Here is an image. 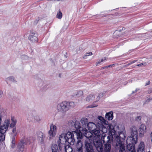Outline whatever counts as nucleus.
<instances>
[{
    "instance_id": "f03ea898",
    "label": "nucleus",
    "mask_w": 152,
    "mask_h": 152,
    "mask_svg": "<svg viewBox=\"0 0 152 152\" xmlns=\"http://www.w3.org/2000/svg\"><path fill=\"white\" fill-rule=\"evenodd\" d=\"M75 106V104L74 102H68L64 101L58 104L56 108L59 112L64 113Z\"/></svg>"
},
{
    "instance_id": "aec40b11",
    "label": "nucleus",
    "mask_w": 152,
    "mask_h": 152,
    "mask_svg": "<svg viewBox=\"0 0 152 152\" xmlns=\"http://www.w3.org/2000/svg\"><path fill=\"white\" fill-rule=\"evenodd\" d=\"M137 152H145V145L143 142H141L139 145ZM147 152H150V151Z\"/></svg>"
},
{
    "instance_id": "c9c22d12",
    "label": "nucleus",
    "mask_w": 152,
    "mask_h": 152,
    "mask_svg": "<svg viewBox=\"0 0 152 152\" xmlns=\"http://www.w3.org/2000/svg\"><path fill=\"white\" fill-rule=\"evenodd\" d=\"M107 58L105 57L103 58L101 60H99V61L96 62V65H97L100 63L106 61L107 60Z\"/></svg>"
},
{
    "instance_id": "6e6d98bb",
    "label": "nucleus",
    "mask_w": 152,
    "mask_h": 152,
    "mask_svg": "<svg viewBox=\"0 0 152 152\" xmlns=\"http://www.w3.org/2000/svg\"><path fill=\"white\" fill-rule=\"evenodd\" d=\"M59 145V148L60 149H61V146H60V144H59V145Z\"/></svg>"
},
{
    "instance_id": "bb28decb",
    "label": "nucleus",
    "mask_w": 152,
    "mask_h": 152,
    "mask_svg": "<svg viewBox=\"0 0 152 152\" xmlns=\"http://www.w3.org/2000/svg\"><path fill=\"white\" fill-rule=\"evenodd\" d=\"M64 149L66 152H72V149L69 145H64Z\"/></svg>"
},
{
    "instance_id": "9d476101",
    "label": "nucleus",
    "mask_w": 152,
    "mask_h": 152,
    "mask_svg": "<svg viewBox=\"0 0 152 152\" xmlns=\"http://www.w3.org/2000/svg\"><path fill=\"white\" fill-rule=\"evenodd\" d=\"M28 39L32 43L37 42L38 39L37 33L34 31H31Z\"/></svg>"
},
{
    "instance_id": "0eeeda50",
    "label": "nucleus",
    "mask_w": 152,
    "mask_h": 152,
    "mask_svg": "<svg viewBox=\"0 0 152 152\" xmlns=\"http://www.w3.org/2000/svg\"><path fill=\"white\" fill-rule=\"evenodd\" d=\"M131 136L128 137L126 140V142H129L131 140H133L134 143H136L137 139V128L134 126H133L131 128Z\"/></svg>"
},
{
    "instance_id": "bf43d9fd",
    "label": "nucleus",
    "mask_w": 152,
    "mask_h": 152,
    "mask_svg": "<svg viewBox=\"0 0 152 152\" xmlns=\"http://www.w3.org/2000/svg\"><path fill=\"white\" fill-rule=\"evenodd\" d=\"M31 137H30L29 138V139H28L29 140H30L31 139Z\"/></svg>"
},
{
    "instance_id": "6e6552de",
    "label": "nucleus",
    "mask_w": 152,
    "mask_h": 152,
    "mask_svg": "<svg viewBox=\"0 0 152 152\" xmlns=\"http://www.w3.org/2000/svg\"><path fill=\"white\" fill-rule=\"evenodd\" d=\"M90 137H88V138H86L84 141V148L86 152H94L92 142L89 138Z\"/></svg>"
},
{
    "instance_id": "20e7f679",
    "label": "nucleus",
    "mask_w": 152,
    "mask_h": 152,
    "mask_svg": "<svg viewBox=\"0 0 152 152\" xmlns=\"http://www.w3.org/2000/svg\"><path fill=\"white\" fill-rule=\"evenodd\" d=\"M101 139L103 141L104 144V152H110L111 149V143L112 141V137H106V134L104 133L102 134Z\"/></svg>"
},
{
    "instance_id": "7ed1b4c3",
    "label": "nucleus",
    "mask_w": 152,
    "mask_h": 152,
    "mask_svg": "<svg viewBox=\"0 0 152 152\" xmlns=\"http://www.w3.org/2000/svg\"><path fill=\"white\" fill-rule=\"evenodd\" d=\"M71 132H68L65 134L64 133H62L59 137V139L60 143L64 145L65 143L68 142L71 145L74 144L75 140L72 139V135H71Z\"/></svg>"
},
{
    "instance_id": "a19ab883",
    "label": "nucleus",
    "mask_w": 152,
    "mask_h": 152,
    "mask_svg": "<svg viewBox=\"0 0 152 152\" xmlns=\"http://www.w3.org/2000/svg\"><path fill=\"white\" fill-rule=\"evenodd\" d=\"M97 105L96 104H93L91 105H90L88 106V107L89 108H93L94 107H96L97 106Z\"/></svg>"
},
{
    "instance_id": "58836bf2",
    "label": "nucleus",
    "mask_w": 152,
    "mask_h": 152,
    "mask_svg": "<svg viewBox=\"0 0 152 152\" xmlns=\"http://www.w3.org/2000/svg\"><path fill=\"white\" fill-rule=\"evenodd\" d=\"M92 54V53L91 52H89L86 53L83 56V58L84 59H86V57L87 56H91Z\"/></svg>"
},
{
    "instance_id": "a211bd4d",
    "label": "nucleus",
    "mask_w": 152,
    "mask_h": 152,
    "mask_svg": "<svg viewBox=\"0 0 152 152\" xmlns=\"http://www.w3.org/2000/svg\"><path fill=\"white\" fill-rule=\"evenodd\" d=\"M45 136L43 133L42 132H39L38 135V140L40 144H42L44 143V138Z\"/></svg>"
},
{
    "instance_id": "cd10ccee",
    "label": "nucleus",
    "mask_w": 152,
    "mask_h": 152,
    "mask_svg": "<svg viewBox=\"0 0 152 152\" xmlns=\"http://www.w3.org/2000/svg\"><path fill=\"white\" fill-rule=\"evenodd\" d=\"M52 152H59L58 146L56 144H53L52 146Z\"/></svg>"
},
{
    "instance_id": "4be33fe9",
    "label": "nucleus",
    "mask_w": 152,
    "mask_h": 152,
    "mask_svg": "<svg viewBox=\"0 0 152 152\" xmlns=\"http://www.w3.org/2000/svg\"><path fill=\"white\" fill-rule=\"evenodd\" d=\"M11 122L10 123V128H13L16 125L17 120L13 117H12L11 119Z\"/></svg>"
},
{
    "instance_id": "4c0bfd02",
    "label": "nucleus",
    "mask_w": 152,
    "mask_h": 152,
    "mask_svg": "<svg viewBox=\"0 0 152 152\" xmlns=\"http://www.w3.org/2000/svg\"><path fill=\"white\" fill-rule=\"evenodd\" d=\"M83 94L82 91H79L77 92V93L76 94V96L77 97H79Z\"/></svg>"
},
{
    "instance_id": "ea45409f",
    "label": "nucleus",
    "mask_w": 152,
    "mask_h": 152,
    "mask_svg": "<svg viewBox=\"0 0 152 152\" xmlns=\"http://www.w3.org/2000/svg\"><path fill=\"white\" fill-rule=\"evenodd\" d=\"M146 62H144L143 63H142L140 64H137V66H145L146 65Z\"/></svg>"
},
{
    "instance_id": "f704fd0d",
    "label": "nucleus",
    "mask_w": 152,
    "mask_h": 152,
    "mask_svg": "<svg viewBox=\"0 0 152 152\" xmlns=\"http://www.w3.org/2000/svg\"><path fill=\"white\" fill-rule=\"evenodd\" d=\"M15 137H13L11 142V146L12 148H14L15 147Z\"/></svg>"
},
{
    "instance_id": "c85d7f7f",
    "label": "nucleus",
    "mask_w": 152,
    "mask_h": 152,
    "mask_svg": "<svg viewBox=\"0 0 152 152\" xmlns=\"http://www.w3.org/2000/svg\"><path fill=\"white\" fill-rule=\"evenodd\" d=\"M95 98V96L92 94L88 96L86 98V101L87 102H89L93 100Z\"/></svg>"
},
{
    "instance_id": "473e14b6",
    "label": "nucleus",
    "mask_w": 152,
    "mask_h": 152,
    "mask_svg": "<svg viewBox=\"0 0 152 152\" xmlns=\"http://www.w3.org/2000/svg\"><path fill=\"white\" fill-rule=\"evenodd\" d=\"M5 113V110L0 105V115L3 116Z\"/></svg>"
},
{
    "instance_id": "79ce46f5",
    "label": "nucleus",
    "mask_w": 152,
    "mask_h": 152,
    "mask_svg": "<svg viewBox=\"0 0 152 152\" xmlns=\"http://www.w3.org/2000/svg\"><path fill=\"white\" fill-rule=\"evenodd\" d=\"M103 96V94L102 93H101L99 94V96H98L99 97L97 98V99L98 100L99 99L100 97H102Z\"/></svg>"
},
{
    "instance_id": "13d9d810",
    "label": "nucleus",
    "mask_w": 152,
    "mask_h": 152,
    "mask_svg": "<svg viewBox=\"0 0 152 152\" xmlns=\"http://www.w3.org/2000/svg\"><path fill=\"white\" fill-rule=\"evenodd\" d=\"M112 65H109V66H108V67H110Z\"/></svg>"
},
{
    "instance_id": "2eb2a0df",
    "label": "nucleus",
    "mask_w": 152,
    "mask_h": 152,
    "mask_svg": "<svg viewBox=\"0 0 152 152\" xmlns=\"http://www.w3.org/2000/svg\"><path fill=\"white\" fill-rule=\"evenodd\" d=\"M77 151V152H83V143L80 140H78L76 144Z\"/></svg>"
},
{
    "instance_id": "c03bdc74",
    "label": "nucleus",
    "mask_w": 152,
    "mask_h": 152,
    "mask_svg": "<svg viewBox=\"0 0 152 152\" xmlns=\"http://www.w3.org/2000/svg\"><path fill=\"white\" fill-rule=\"evenodd\" d=\"M3 95V92L2 91L0 90V98L2 97Z\"/></svg>"
},
{
    "instance_id": "3c124183",
    "label": "nucleus",
    "mask_w": 152,
    "mask_h": 152,
    "mask_svg": "<svg viewBox=\"0 0 152 152\" xmlns=\"http://www.w3.org/2000/svg\"><path fill=\"white\" fill-rule=\"evenodd\" d=\"M65 0H53V1H64Z\"/></svg>"
},
{
    "instance_id": "9b49d317",
    "label": "nucleus",
    "mask_w": 152,
    "mask_h": 152,
    "mask_svg": "<svg viewBox=\"0 0 152 152\" xmlns=\"http://www.w3.org/2000/svg\"><path fill=\"white\" fill-rule=\"evenodd\" d=\"M56 126L53 124H51L50 126V130L48 132L49 138L51 139L55 136L57 131Z\"/></svg>"
},
{
    "instance_id": "a18cd8bd",
    "label": "nucleus",
    "mask_w": 152,
    "mask_h": 152,
    "mask_svg": "<svg viewBox=\"0 0 152 152\" xmlns=\"http://www.w3.org/2000/svg\"><path fill=\"white\" fill-rule=\"evenodd\" d=\"M150 83V82L149 81H148L147 82L145 83V86H147L149 85Z\"/></svg>"
},
{
    "instance_id": "5fc2aeb1",
    "label": "nucleus",
    "mask_w": 152,
    "mask_h": 152,
    "mask_svg": "<svg viewBox=\"0 0 152 152\" xmlns=\"http://www.w3.org/2000/svg\"><path fill=\"white\" fill-rule=\"evenodd\" d=\"M133 63L132 62V61H131V62H130V63H129V65H131V64H133Z\"/></svg>"
},
{
    "instance_id": "423d86ee",
    "label": "nucleus",
    "mask_w": 152,
    "mask_h": 152,
    "mask_svg": "<svg viewBox=\"0 0 152 152\" xmlns=\"http://www.w3.org/2000/svg\"><path fill=\"white\" fill-rule=\"evenodd\" d=\"M82 131L83 133L85 134V136L86 138H88V137L89 136H87V134H91L90 132H88L86 128H82L81 130H77L75 131H73L72 132H71V135H72V139H75V136H76L77 139H81L82 137V133L81 132V131Z\"/></svg>"
},
{
    "instance_id": "39448f33",
    "label": "nucleus",
    "mask_w": 152,
    "mask_h": 152,
    "mask_svg": "<svg viewBox=\"0 0 152 152\" xmlns=\"http://www.w3.org/2000/svg\"><path fill=\"white\" fill-rule=\"evenodd\" d=\"M28 120L34 123H39L41 121V118L36 111H31L28 114Z\"/></svg>"
},
{
    "instance_id": "49530a36",
    "label": "nucleus",
    "mask_w": 152,
    "mask_h": 152,
    "mask_svg": "<svg viewBox=\"0 0 152 152\" xmlns=\"http://www.w3.org/2000/svg\"><path fill=\"white\" fill-rule=\"evenodd\" d=\"M139 90V89H136L135 91H132V94H134V93L138 91V90Z\"/></svg>"
},
{
    "instance_id": "37998d69",
    "label": "nucleus",
    "mask_w": 152,
    "mask_h": 152,
    "mask_svg": "<svg viewBox=\"0 0 152 152\" xmlns=\"http://www.w3.org/2000/svg\"><path fill=\"white\" fill-rule=\"evenodd\" d=\"M141 116H138L137 117L136 119V120L137 121H139L140 120H141Z\"/></svg>"
},
{
    "instance_id": "72a5a7b5",
    "label": "nucleus",
    "mask_w": 152,
    "mask_h": 152,
    "mask_svg": "<svg viewBox=\"0 0 152 152\" xmlns=\"http://www.w3.org/2000/svg\"><path fill=\"white\" fill-rule=\"evenodd\" d=\"M12 133L13 134V136L14 137H15V136H16L17 134V132H16V128L15 127H14L12 128Z\"/></svg>"
},
{
    "instance_id": "412c9836",
    "label": "nucleus",
    "mask_w": 152,
    "mask_h": 152,
    "mask_svg": "<svg viewBox=\"0 0 152 152\" xmlns=\"http://www.w3.org/2000/svg\"><path fill=\"white\" fill-rule=\"evenodd\" d=\"M24 143L25 142L23 140L20 141L17 147L18 152H23L24 147Z\"/></svg>"
},
{
    "instance_id": "f257e3e1",
    "label": "nucleus",
    "mask_w": 152,
    "mask_h": 152,
    "mask_svg": "<svg viewBox=\"0 0 152 152\" xmlns=\"http://www.w3.org/2000/svg\"><path fill=\"white\" fill-rule=\"evenodd\" d=\"M110 128L109 131V136L107 137H112V141L114 138L115 137V142L116 143V147L118 149L119 152H126L124 145V143L121 141L120 135H116V132L114 129L113 126L111 125L109 126Z\"/></svg>"
},
{
    "instance_id": "5701e85b",
    "label": "nucleus",
    "mask_w": 152,
    "mask_h": 152,
    "mask_svg": "<svg viewBox=\"0 0 152 152\" xmlns=\"http://www.w3.org/2000/svg\"><path fill=\"white\" fill-rule=\"evenodd\" d=\"M105 118L109 120H112L113 119V113L112 112L107 113L105 116Z\"/></svg>"
},
{
    "instance_id": "4468645a",
    "label": "nucleus",
    "mask_w": 152,
    "mask_h": 152,
    "mask_svg": "<svg viewBox=\"0 0 152 152\" xmlns=\"http://www.w3.org/2000/svg\"><path fill=\"white\" fill-rule=\"evenodd\" d=\"M91 132L92 133L90 132L91 134H88L89 135L90 134L89 136H91L89 138H91V136L93 134L95 135V136H94V138H100L101 133L99 131V130L97 128H96V129L93 130V131H91Z\"/></svg>"
},
{
    "instance_id": "2f4dec72",
    "label": "nucleus",
    "mask_w": 152,
    "mask_h": 152,
    "mask_svg": "<svg viewBox=\"0 0 152 152\" xmlns=\"http://www.w3.org/2000/svg\"><path fill=\"white\" fill-rule=\"evenodd\" d=\"M98 118L99 120V121H104V122H105V125H107L108 124V122L104 120L102 116H98Z\"/></svg>"
},
{
    "instance_id": "393cba45",
    "label": "nucleus",
    "mask_w": 152,
    "mask_h": 152,
    "mask_svg": "<svg viewBox=\"0 0 152 152\" xmlns=\"http://www.w3.org/2000/svg\"><path fill=\"white\" fill-rule=\"evenodd\" d=\"M10 121L9 119H5L3 125L5 126L6 128L8 129L9 126L10 127Z\"/></svg>"
},
{
    "instance_id": "dca6fc26",
    "label": "nucleus",
    "mask_w": 152,
    "mask_h": 152,
    "mask_svg": "<svg viewBox=\"0 0 152 152\" xmlns=\"http://www.w3.org/2000/svg\"><path fill=\"white\" fill-rule=\"evenodd\" d=\"M139 131L140 136L141 137L143 136L146 132V127L145 126L144 124H141L139 129Z\"/></svg>"
},
{
    "instance_id": "603ef678",
    "label": "nucleus",
    "mask_w": 152,
    "mask_h": 152,
    "mask_svg": "<svg viewBox=\"0 0 152 152\" xmlns=\"http://www.w3.org/2000/svg\"><path fill=\"white\" fill-rule=\"evenodd\" d=\"M30 143V142H26V144H29Z\"/></svg>"
},
{
    "instance_id": "f3484780",
    "label": "nucleus",
    "mask_w": 152,
    "mask_h": 152,
    "mask_svg": "<svg viewBox=\"0 0 152 152\" xmlns=\"http://www.w3.org/2000/svg\"><path fill=\"white\" fill-rule=\"evenodd\" d=\"M69 123H71V126H73L77 130L79 129V130H81L83 128L80 126V124L78 121H76L75 123L73 121H71L69 122Z\"/></svg>"
},
{
    "instance_id": "1a4fd4ad",
    "label": "nucleus",
    "mask_w": 152,
    "mask_h": 152,
    "mask_svg": "<svg viewBox=\"0 0 152 152\" xmlns=\"http://www.w3.org/2000/svg\"><path fill=\"white\" fill-rule=\"evenodd\" d=\"M94 144L99 152H102L103 151V146L100 138L94 139Z\"/></svg>"
},
{
    "instance_id": "864d4df0",
    "label": "nucleus",
    "mask_w": 152,
    "mask_h": 152,
    "mask_svg": "<svg viewBox=\"0 0 152 152\" xmlns=\"http://www.w3.org/2000/svg\"><path fill=\"white\" fill-rule=\"evenodd\" d=\"M133 63L132 62V61H131V62H130V63H129V65H131V64H133Z\"/></svg>"
},
{
    "instance_id": "a878e982",
    "label": "nucleus",
    "mask_w": 152,
    "mask_h": 152,
    "mask_svg": "<svg viewBox=\"0 0 152 152\" xmlns=\"http://www.w3.org/2000/svg\"><path fill=\"white\" fill-rule=\"evenodd\" d=\"M8 128H6L5 126L3 125L0 127V133L1 134H4L7 130Z\"/></svg>"
},
{
    "instance_id": "8fccbe9b",
    "label": "nucleus",
    "mask_w": 152,
    "mask_h": 152,
    "mask_svg": "<svg viewBox=\"0 0 152 152\" xmlns=\"http://www.w3.org/2000/svg\"><path fill=\"white\" fill-rule=\"evenodd\" d=\"M129 65H129V63H128V64H126V65H125V67H127V66H129Z\"/></svg>"
},
{
    "instance_id": "b1692460",
    "label": "nucleus",
    "mask_w": 152,
    "mask_h": 152,
    "mask_svg": "<svg viewBox=\"0 0 152 152\" xmlns=\"http://www.w3.org/2000/svg\"><path fill=\"white\" fill-rule=\"evenodd\" d=\"M80 122L83 127H86V124L88 123V119L86 118H82L81 119Z\"/></svg>"
},
{
    "instance_id": "ddd939ff",
    "label": "nucleus",
    "mask_w": 152,
    "mask_h": 152,
    "mask_svg": "<svg viewBox=\"0 0 152 152\" xmlns=\"http://www.w3.org/2000/svg\"><path fill=\"white\" fill-rule=\"evenodd\" d=\"M133 141V140H131L129 142H129V144L127 145V148L131 152H136L135 151V144H136L137 141H136L135 143Z\"/></svg>"
},
{
    "instance_id": "6ab92c4d",
    "label": "nucleus",
    "mask_w": 152,
    "mask_h": 152,
    "mask_svg": "<svg viewBox=\"0 0 152 152\" xmlns=\"http://www.w3.org/2000/svg\"><path fill=\"white\" fill-rule=\"evenodd\" d=\"M87 126L88 130L91 131L93 130L96 129V128H97L96 125L92 122H89L88 123Z\"/></svg>"
},
{
    "instance_id": "f8f14e48",
    "label": "nucleus",
    "mask_w": 152,
    "mask_h": 152,
    "mask_svg": "<svg viewBox=\"0 0 152 152\" xmlns=\"http://www.w3.org/2000/svg\"><path fill=\"white\" fill-rule=\"evenodd\" d=\"M105 124V122L102 121H98L97 123V128L99 127V129L101 131V132H103L102 133H104L107 132V130L106 128L104 126Z\"/></svg>"
},
{
    "instance_id": "de8ad7c7",
    "label": "nucleus",
    "mask_w": 152,
    "mask_h": 152,
    "mask_svg": "<svg viewBox=\"0 0 152 152\" xmlns=\"http://www.w3.org/2000/svg\"><path fill=\"white\" fill-rule=\"evenodd\" d=\"M151 100H152V98L151 99L149 98L148 99H147L146 101L148 102H149Z\"/></svg>"
},
{
    "instance_id": "e433bc0d",
    "label": "nucleus",
    "mask_w": 152,
    "mask_h": 152,
    "mask_svg": "<svg viewBox=\"0 0 152 152\" xmlns=\"http://www.w3.org/2000/svg\"><path fill=\"white\" fill-rule=\"evenodd\" d=\"M7 79L8 80L10 81L11 82H14L15 81L14 78L12 76L8 77Z\"/></svg>"
},
{
    "instance_id": "c756f323",
    "label": "nucleus",
    "mask_w": 152,
    "mask_h": 152,
    "mask_svg": "<svg viewBox=\"0 0 152 152\" xmlns=\"http://www.w3.org/2000/svg\"><path fill=\"white\" fill-rule=\"evenodd\" d=\"M62 16V13L59 10L58 12L56 15V18L59 19L61 18Z\"/></svg>"
},
{
    "instance_id": "4d7b16f0",
    "label": "nucleus",
    "mask_w": 152,
    "mask_h": 152,
    "mask_svg": "<svg viewBox=\"0 0 152 152\" xmlns=\"http://www.w3.org/2000/svg\"><path fill=\"white\" fill-rule=\"evenodd\" d=\"M107 67H108V66H104V67H103V69H105V68H107Z\"/></svg>"
},
{
    "instance_id": "09e8293b",
    "label": "nucleus",
    "mask_w": 152,
    "mask_h": 152,
    "mask_svg": "<svg viewBox=\"0 0 152 152\" xmlns=\"http://www.w3.org/2000/svg\"><path fill=\"white\" fill-rule=\"evenodd\" d=\"M137 61V60H134L132 61V62L133 63H135V62H136Z\"/></svg>"
},
{
    "instance_id": "7c9ffc66",
    "label": "nucleus",
    "mask_w": 152,
    "mask_h": 152,
    "mask_svg": "<svg viewBox=\"0 0 152 152\" xmlns=\"http://www.w3.org/2000/svg\"><path fill=\"white\" fill-rule=\"evenodd\" d=\"M5 137V135L4 134H0V143L4 140Z\"/></svg>"
}]
</instances>
